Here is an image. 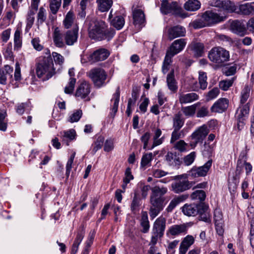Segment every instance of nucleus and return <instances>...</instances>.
<instances>
[{"instance_id":"obj_64","label":"nucleus","mask_w":254,"mask_h":254,"mask_svg":"<svg viewBox=\"0 0 254 254\" xmlns=\"http://www.w3.org/2000/svg\"><path fill=\"white\" fill-rule=\"evenodd\" d=\"M40 39L38 37L34 38L31 40V44L35 50L41 51L43 49V46L40 43Z\"/></svg>"},{"instance_id":"obj_56","label":"nucleus","mask_w":254,"mask_h":254,"mask_svg":"<svg viewBox=\"0 0 254 254\" xmlns=\"http://www.w3.org/2000/svg\"><path fill=\"white\" fill-rule=\"evenodd\" d=\"M138 188L140 189L141 195L142 198H146L148 195V192L150 189L149 185H145L142 183H140L138 185Z\"/></svg>"},{"instance_id":"obj_60","label":"nucleus","mask_w":254,"mask_h":254,"mask_svg":"<svg viewBox=\"0 0 254 254\" xmlns=\"http://www.w3.org/2000/svg\"><path fill=\"white\" fill-rule=\"evenodd\" d=\"M209 112L208 108L206 106H202L198 109L196 113L197 118H203L209 116Z\"/></svg>"},{"instance_id":"obj_54","label":"nucleus","mask_w":254,"mask_h":254,"mask_svg":"<svg viewBox=\"0 0 254 254\" xmlns=\"http://www.w3.org/2000/svg\"><path fill=\"white\" fill-rule=\"evenodd\" d=\"M172 58L171 56L166 54L162 67V70L163 73H166L169 70L170 65L172 62Z\"/></svg>"},{"instance_id":"obj_2","label":"nucleus","mask_w":254,"mask_h":254,"mask_svg":"<svg viewBox=\"0 0 254 254\" xmlns=\"http://www.w3.org/2000/svg\"><path fill=\"white\" fill-rule=\"evenodd\" d=\"M226 18V15H221L212 11L208 10L203 13L200 18L191 22L190 25L194 29H198L221 22Z\"/></svg>"},{"instance_id":"obj_19","label":"nucleus","mask_w":254,"mask_h":254,"mask_svg":"<svg viewBox=\"0 0 254 254\" xmlns=\"http://www.w3.org/2000/svg\"><path fill=\"white\" fill-rule=\"evenodd\" d=\"M165 228L166 219L162 216H161L154 222L152 232L163 235Z\"/></svg>"},{"instance_id":"obj_45","label":"nucleus","mask_w":254,"mask_h":254,"mask_svg":"<svg viewBox=\"0 0 254 254\" xmlns=\"http://www.w3.org/2000/svg\"><path fill=\"white\" fill-rule=\"evenodd\" d=\"M7 113L4 110H0V130L5 131L7 127V121L6 119Z\"/></svg>"},{"instance_id":"obj_47","label":"nucleus","mask_w":254,"mask_h":254,"mask_svg":"<svg viewBox=\"0 0 254 254\" xmlns=\"http://www.w3.org/2000/svg\"><path fill=\"white\" fill-rule=\"evenodd\" d=\"M52 59H53L56 66H59L60 71L61 70L62 66L64 63V58L60 54L54 52L52 53Z\"/></svg>"},{"instance_id":"obj_57","label":"nucleus","mask_w":254,"mask_h":254,"mask_svg":"<svg viewBox=\"0 0 254 254\" xmlns=\"http://www.w3.org/2000/svg\"><path fill=\"white\" fill-rule=\"evenodd\" d=\"M179 130L180 129H174V130L173 131L171 134V138L170 140L171 143H173L176 140L184 136L183 130L179 131Z\"/></svg>"},{"instance_id":"obj_25","label":"nucleus","mask_w":254,"mask_h":254,"mask_svg":"<svg viewBox=\"0 0 254 254\" xmlns=\"http://www.w3.org/2000/svg\"><path fill=\"white\" fill-rule=\"evenodd\" d=\"M61 135L63 142L68 146L69 142L75 139L76 134L74 129H70L61 131Z\"/></svg>"},{"instance_id":"obj_5","label":"nucleus","mask_w":254,"mask_h":254,"mask_svg":"<svg viewBox=\"0 0 254 254\" xmlns=\"http://www.w3.org/2000/svg\"><path fill=\"white\" fill-rule=\"evenodd\" d=\"M209 132V129L205 125L197 127L189 137V145L194 149L198 144H202Z\"/></svg>"},{"instance_id":"obj_14","label":"nucleus","mask_w":254,"mask_h":254,"mask_svg":"<svg viewBox=\"0 0 254 254\" xmlns=\"http://www.w3.org/2000/svg\"><path fill=\"white\" fill-rule=\"evenodd\" d=\"M202 203H186L182 207V211L185 215L188 216H195L199 212V210L200 207L199 206Z\"/></svg>"},{"instance_id":"obj_24","label":"nucleus","mask_w":254,"mask_h":254,"mask_svg":"<svg viewBox=\"0 0 254 254\" xmlns=\"http://www.w3.org/2000/svg\"><path fill=\"white\" fill-rule=\"evenodd\" d=\"M199 96L195 93L191 92L187 94H180L179 97L180 104H188L197 100Z\"/></svg>"},{"instance_id":"obj_50","label":"nucleus","mask_w":254,"mask_h":254,"mask_svg":"<svg viewBox=\"0 0 254 254\" xmlns=\"http://www.w3.org/2000/svg\"><path fill=\"white\" fill-rule=\"evenodd\" d=\"M104 138L103 136H99L94 144H92V152L95 154L98 150L100 149L103 144Z\"/></svg>"},{"instance_id":"obj_34","label":"nucleus","mask_w":254,"mask_h":254,"mask_svg":"<svg viewBox=\"0 0 254 254\" xmlns=\"http://www.w3.org/2000/svg\"><path fill=\"white\" fill-rule=\"evenodd\" d=\"M134 24L135 25H141L145 22V15L143 12L139 9H134L133 12Z\"/></svg>"},{"instance_id":"obj_30","label":"nucleus","mask_w":254,"mask_h":254,"mask_svg":"<svg viewBox=\"0 0 254 254\" xmlns=\"http://www.w3.org/2000/svg\"><path fill=\"white\" fill-rule=\"evenodd\" d=\"M200 209L198 214L199 215L200 220L205 222H211L210 215L208 211V207L204 203L200 204Z\"/></svg>"},{"instance_id":"obj_58","label":"nucleus","mask_w":254,"mask_h":254,"mask_svg":"<svg viewBox=\"0 0 254 254\" xmlns=\"http://www.w3.org/2000/svg\"><path fill=\"white\" fill-rule=\"evenodd\" d=\"M4 57L11 61L13 60V55L12 51V43H9L6 47L3 53Z\"/></svg>"},{"instance_id":"obj_16","label":"nucleus","mask_w":254,"mask_h":254,"mask_svg":"<svg viewBox=\"0 0 254 254\" xmlns=\"http://www.w3.org/2000/svg\"><path fill=\"white\" fill-rule=\"evenodd\" d=\"M228 104L229 101L227 99L220 98L211 107V111L212 112L222 113L227 109Z\"/></svg>"},{"instance_id":"obj_12","label":"nucleus","mask_w":254,"mask_h":254,"mask_svg":"<svg viewBox=\"0 0 254 254\" xmlns=\"http://www.w3.org/2000/svg\"><path fill=\"white\" fill-rule=\"evenodd\" d=\"M151 206L149 209V215L152 219L155 218L163 209V202L156 199H150Z\"/></svg>"},{"instance_id":"obj_51","label":"nucleus","mask_w":254,"mask_h":254,"mask_svg":"<svg viewBox=\"0 0 254 254\" xmlns=\"http://www.w3.org/2000/svg\"><path fill=\"white\" fill-rule=\"evenodd\" d=\"M153 159V154L152 153L144 154L141 160V166L145 167L148 165Z\"/></svg>"},{"instance_id":"obj_22","label":"nucleus","mask_w":254,"mask_h":254,"mask_svg":"<svg viewBox=\"0 0 254 254\" xmlns=\"http://www.w3.org/2000/svg\"><path fill=\"white\" fill-rule=\"evenodd\" d=\"M113 10L110 12L109 18L111 24L118 30L122 29L125 24L124 17L120 15H116L113 18Z\"/></svg>"},{"instance_id":"obj_33","label":"nucleus","mask_w":254,"mask_h":254,"mask_svg":"<svg viewBox=\"0 0 254 254\" xmlns=\"http://www.w3.org/2000/svg\"><path fill=\"white\" fill-rule=\"evenodd\" d=\"M201 3L198 0H188L184 4V8L189 11H195L200 8Z\"/></svg>"},{"instance_id":"obj_27","label":"nucleus","mask_w":254,"mask_h":254,"mask_svg":"<svg viewBox=\"0 0 254 254\" xmlns=\"http://www.w3.org/2000/svg\"><path fill=\"white\" fill-rule=\"evenodd\" d=\"M53 37L54 44L56 47L58 48H64L65 47L63 35L58 28L55 29Z\"/></svg>"},{"instance_id":"obj_49","label":"nucleus","mask_w":254,"mask_h":254,"mask_svg":"<svg viewBox=\"0 0 254 254\" xmlns=\"http://www.w3.org/2000/svg\"><path fill=\"white\" fill-rule=\"evenodd\" d=\"M62 0H50V8L52 13L55 14L61 6Z\"/></svg>"},{"instance_id":"obj_62","label":"nucleus","mask_w":254,"mask_h":254,"mask_svg":"<svg viewBox=\"0 0 254 254\" xmlns=\"http://www.w3.org/2000/svg\"><path fill=\"white\" fill-rule=\"evenodd\" d=\"M11 35V29L8 28L3 30L0 34V37L1 41L3 43H6L10 38Z\"/></svg>"},{"instance_id":"obj_53","label":"nucleus","mask_w":254,"mask_h":254,"mask_svg":"<svg viewBox=\"0 0 254 254\" xmlns=\"http://www.w3.org/2000/svg\"><path fill=\"white\" fill-rule=\"evenodd\" d=\"M75 83L76 79L74 77H70L68 83L64 88V92L66 94L72 93L74 89Z\"/></svg>"},{"instance_id":"obj_52","label":"nucleus","mask_w":254,"mask_h":254,"mask_svg":"<svg viewBox=\"0 0 254 254\" xmlns=\"http://www.w3.org/2000/svg\"><path fill=\"white\" fill-rule=\"evenodd\" d=\"M82 115V112L81 110H76L69 116L68 121L70 123L77 122L81 118Z\"/></svg>"},{"instance_id":"obj_23","label":"nucleus","mask_w":254,"mask_h":254,"mask_svg":"<svg viewBox=\"0 0 254 254\" xmlns=\"http://www.w3.org/2000/svg\"><path fill=\"white\" fill-rule=\"evenodd\" d=\"M232 31L240 36H243L246 33L245 25L241 21L235 20L232 22L230 25Z\"/></svg>"},{"instance_id":"obj_59","label":"nucleus","mask_w":254,"mask_h":254,"mask_svg":"<svg viewBox=\"0 0 254 254\" xmlns=\"http://www.w3.org/2000/svg\"><path fill=\"white\" fill-rule=\"evenodd\" d=\"M204 50V46L203 44L200 43H195L193 46V50L195 54L197 57H200L202 55Z\"/></svg>"},{"instance_id":"obj_29","label":"nucleus","mask_w":254,"mask_h":254,"mask_svg":"<svg viewBox=\"0 0 254 254\" xmlns=\"http://www.w3.org/2000/svg\"><path fill=\"white\" fill-rule=\"evenodd\" d=\"M189 197L188 194H182L174 197L170 202L166 210L168 212H171L177 205L187 199Z\"/></svg>"},{"instance_id":"obj_28","label":"nucleus","mask_w":254,"mask_h":254,"mask_svg":"<svg viewBox=\"0 0 254 254\" xmlns=\"http://www.w3.org/2000/svg\"><path fill=\"white\" fill-rule=\"evenodd\" d=\"M13 68L8 65L4 66L3 69H0V84L5 85L6 84L7 77L8 75L12 77L11 73Z\"/></svg>"},{"instance_id":"obj_39","label":"nucleus","mask_w":254,"mask_h":254,"mask_svg":"<svg viewBox=\"0 0 254 254\" xmlns=\"http://www.w3.org/2000/svg\"><path fill=\"white\" fill-rule=\"evenodd\" d=\"M249 113V107L247 105H245L242 107H240L237 111V118L238 120V126L239 127L240 124H243L244 118L247 116Z\"/></svg>"},{"instance_id":"obj_15","label":"nucleus","mask_w":254,"mask_h":254,"mask_svg":"<svg viewBox=\"0 0 254 254\" xmlns=\"http://www.w3.org/2000/svg\"><path fill=\"white\" fill-rule=\"evenodd\" d=\"M191 185L188 181H177L171 185L172 190L176 193H179L189 190Z\"/></svg>"},{"instance_id":"obj_61","label":"nucleus","mask_w":254,"mask_h":254,"mask_svg":"<svg viewBox=\"0 0 254 254\" xmlns=\"http://www.w3.org/2000/svg\"><path fill=\"white\" fill-rule=\"evenodd\" d=\"M219 94V89L217 87L213 88L207 93L206 99L208 101L212 100L216 98Z\"/></svg>"},{"instance_id":"obj_38","label":"nucleus","mask_w":254,"mask_h":254,"mask_svg":"<svg viewBox=\"0 0 254 254\" xmlns=\"http://www.w3.org/2000/svg\"><path fill=\"white\" fill-rule=\"evenodd\" d=\"M98 8L101 12H105L109 10L113 4L112 0H97Z\"/></svg>"},{"instance_id":"obj_21","label":"nucleus","mask_w":254,"mask_h":254,"mask_svg":"<svg viewBox=\"0 0 254 254\" xmlns=\"http://www.w3.org/2000/svg\"><path fill=\"white\" fill-rule=\"evenodd\" d=\"M186 29L181 26H177L171 28L168 30V38L172 40L177 37L185 35Z\"/></svg>"},{"instance_id":"obj_48","label":"nucleus","mask_w":254,"mask_h":254,"mask_svg":"<svg viewBox=\"0 0 254 254\" xmlns=\"http://www.w3.org/2000/svg\"><path fill=\"white\" fill-rule=\"evenodd\" d=\"M234 80L235 78L233 77L231 79L220 81L219 83L220 88L224 91H227L231 86H232Z\"/></svg>"},{"instance_id":"obj_17","label":"nucleus","mask_w":254,"mask_h":254,"mask_svg":"<svg viewBox=\"0 0 254 254\" xmlns=\"http://www.w3.org/2000/svg\"><path fill=\"white\" fill-rule=\"evenodd\" d=\"M151 191L152 193L150 199H156L158 201L163 202L164 199L162 198V196L167 193L168 189L166 187H160L156 186L151 189Z\"/></svg>"},{"instance_id":"obj_40","label":"nucleus","mask_w":254,"mask_h":254,"mask_svg":"<svg viewBox=\"0 0 254 254\" xmlns=\"http://www.w3.org/2000/svg\"><path fill=\"white\" fill-rule=\"evenodd\" d=\"M140 201L141 199L138 196V192L136 191H135L134 192V196L130 204V209L133 213H136L139 211Z\"/></svg>"},{"instance_id":"obj_35","label":"nucleus","mask_w":254,"mask_h":254,"mask_svg":"<svg viewBox=\"0 0 254 254\" xmlns=\"http://www.w3.org/2000/svg\"><path fill=\"white\" fill-rule=\"evenodd\" d=\"M14 50L18 51L22 45V32L20 29L17 28L14 34Z\"/></svg>"},{"instance_id":"obj_1","label":"nucleus","mask_w":254,"mask_h":254,"mask_svg":"<svg viewBox=\"0 0 254 254\" xmlns=\"http://www.w3.org/2000/svg\"><path fill=\"white\" fill-rule=\"evenodd\" d=\"M89 36L93 39L100 41L104 39L109 40L115 35L113 29H107L105 22L102 20H93L89 24Z\"/></svg>"},{"instance_id":"obj_11","label":"nucleus","mask_w":254,"mask_h":254,"mask_svg":"<svg viewBox=\"0 0 254 254\" xmlns=\"http://www.w3.org/2000/svg\"><path fill=\"white\" fill-rule=\"evenodd\" d=\"M199 84L196 81L192 80L190 84V87L192 91H198L200 89L205 90L207 86V76L205 72L203 71L199 72L198 76Z\"/></svg>"},{"instance_id":"obj_31","label":"nucleus","mask_w":254,"mask_h":254,"mask_svg":"<svg viewBox=\"0 0 254 254\" xmlns=\"http://www.w3.org/2000/svg\"><path fill=\"white\" fill-rule=\"evenodd\" d=\"M166 82L169 89L173 93L176 92L178 89V85L177 82L175 79L173 70L168 74Z\"/></svg>"},{"instance_id":"obj_7","label":"nucleus","mask_w":254,"mask_h":254,"mask_svg":"<svg viewBox=\"0 0 254 254\" xmlns=\"http://www.w3.org/2000/svg\"><path fill=\"white\" fill-rule=\"evenodd\" d=\"M88 75L95 85L98 87H101L105 84L107 76L105 71L100 68L91 69L88 72Z\"/></svg>"},{"instance_id":"obj_44","label":"nucleus","mask_w":254,"mask_h":254,"mask_svg":"<svg viewBox=\"0 0 254 254\" xmlns=\"http://www.w3.org/2000/svg\"><path fill=\"white\" fill-rule=\"evenodd\" d=\"M162 134V131L160 129L157 128L154 131L153 135V143L151 149H153L155 146L161 144L164 141V137H162L160 138L159 137Z\"/></svg>"},{"instance_id":"obj_41","label":"nucleus","mask_w":254,"mask_h":254,"mask_svg":"<svg viewBox=\"0 0 254 254\" xmlns=\"http://www.w3.org/2000/svg\"><path fill=\"white\" fill-rule=\"evenodd\" d=\"M174 129H180L184 125L185 120L180 113L176 114L173 118Z\"/></svg>"},{"instance_id":"obj_36","label":"nucleus","mask_w":254,"mask_h":254,"mask_svg":"<svg viewBox=\"0 0 254 254\" xmlns=\"http://www.w3.org/2000/svg\"><path fill=\"white\" fill-rule=\"evenodd\" d=\"M120 89L118 87L116 92L113 95V99L111 100V102L113 103V105L111 107V115L114 116L118 111L119 102L120 100Z\"/></svg>"},{"instance_id":"obj_42","label":"nucleus","mask_w":254,"mask_h":254,"mask_svg":"<svg viewBox=\"0 0 254 254\" xmlns=\"http://www.w3.org/2000/svg\"><path fill=\"white\" fill-rule=\"evenodd\" d=\"M236 11H234L233 12L241 13V14L245 15L252 14L251 3H246L241 4L239 5L238 8L236 6Z\"/></svg>"},{"instance_id":"obj_6","label":"nucleus","mask_w":254,"mask_h":254,"mask_svg":"<svg viewBox=\"0 0 254 254\" xmlns=\"http://www.w3.org/2000/svg\"><path fill=\"white\" fill-rule=\"evenodd\" d=\"M161 11L164 14H172L180 15L181 17L185 18L188 16L187 13L182 14L181 8L178 5L177 2H169L167 0H163L162 1L160 7Z\"/></svg>"},{"instance_id":"obj_26","label":"nucleus","mask_w":254,"mask_h":254,"mask_svg":"<svg viewBox=\"0 0 254 254\" xmlns=\"http://www.w3.org/2000/svg\"><path fill=\"white\" fill-rule=\"evenodd\" d=\"M109 55V52L105 49H100L95 51L91 55V60L94 62L104 61Z\"/></svg>"},{"instance_id":"obj_37","label":"nucleus","mask_w":254,"mask_h":254,"mask_svg":"<svg viewBox=\"0 0 254 254\" xmlns=\"http://www.w3.org/2000/svg\"><path fill=\"white\" fill-rule=\"evenodd\" d=\"M199 105L200 103L198 102L190 106L183 107L181 110L186 117H193L195 114L197 107Z\"/></svg>"},{"instance_id":"obj_43","label":"nucleus","mask_w":254,"mask_h":254,"mask_svg":"<svg viewBox=\"0 0 254 254\" xmlns=\"http://www.w3.org/2000/svg\"><path fill=\"white\" fill-rule=\"evenodd\" d=\"M190 197L191 200H196L201 202L205 200L206 194L204 190H196L190 194Z\"/></svg>"},{"instance_id":"obj_63","label":"nucleus","mask_w":254,"mask_h":254,"mask_svg":"<svg viewBox=\"0 0 254 254\" xmlns=\"http://www.w3.org/2000/svg\"><path fill=\"white\" fill-rule=\"evenodd\" d=\"M188 144L184 140H180L175 145V147L181 152H185L187 150Z\"/></svg>"},{"instance_id":"obj_18","label":"nucleus","mask_w":254,"mask_h":254,"mask_svg":"<svg viewBox=\"0 0 254 254\" xmlns=\"http://www.w3.org/2000/svg\"><path fill=\"white\" fill-rule=\"evenodd\" d=\"M78 27L75 26L72 30H68L64 36L65 43L68 45H73L77 40Z\"/></svg>"},{"instance_id":"obj_20","label":"nucleus","mask_w":254,"mask_h":254,"mask_svg":"<svg viewBox=\"0 0 254 254\" xmlns=\"http://www.w3.org/2000/svg\"><path fill=\"white\" fill-rule=\"evenodd\" d=\"M194 238L191 235H187L182 241L179 248L181 254H186L189 248L194 243Z\"/></svg>"},{"instance_id":"obj_13","label":"nucleus","mask_w":254,"mask_h":254,"mask_svg":"<svg viewBox=\"0 0 254 254\" xmlns=\"http://www.w3.org/2000/svg\"><path fill=\"white\" fill-rule=\"evenodd\" d=\"M212 5L221 7L228 12H232L236 10L234 3L228 0H213Z\"/></svg>"},{"instance_id":"obj_32","label":"nucleus","mask_w":254,"mask_h":254,"mask_svg":"<svg viewBox=\"0 0 254 254\" xmlns=\"http://www.w3.org/2000/svg\"><path fill=\"white\" fill-rule=\"evenodd\" d=\"M188 230V226L186 224L181 225H174L170 227L169 233L172 236H176L183 233H186Z\"/></svg>"},{"instance_id":"obj_8","label":"nucleus","mask_w":254,"mask_h":254,"mask_svg":"<svg viewBox=\"0 0 254 254\" xmlns=\"http://www.w3.org/2000/svg\"><path fill=\"white\" fill-rule=\"evenodd\" d=\"M212 160H208L204 165L196 167H193L188 172V175L192 178L205 176L212 165Z\"/></svg>"},{"instance_id":"obj_46","label":"nucleus","mask_w":254,"mask_h":254,"mask_svg":"<svg viewBox=\"0 0 254 254\" xmlns=\"http://www.w3.org/2000/svg\"><path fill=\"white\" fill-rule=\"evenodd\" d=\"M74 19L75 16L73 13L71 11H68L63 22L65 28L66 29L69 28L73 23Z\"/></svg>"},{"instance_id":"obj_3","label":"nucleus","mask_w":254,"mask_h":254,"mask_svg":"<svg viewBox=\"0 0 254 254\" xmlns=\"http://www.w3.org/2000/svg\"><path fill=\"white\" fill-rule=\"evenodd\" d=\"M60 68L54 66L53 61L38 60L36 64V73L38 78L43 80H47L51 78Z\"/></svg>"},{"instance_id":"obj_55","label":"nucleus","mask_w":254,"mask_h":254,"mask_svg":"<svg viewBox=\"0 0 254 254\" xmlns=\"http://www.w3.org/2000/svg\"><path fill=\"white\" fill-rule=\"evenodd\" d=\"M46 19V11L43 7L39 8L37 14V23L38 24H42Z\"/></svg>"},{"instance_id":"obj_4","label":"nucleus","mask_w":254,"mask_h":254,"mask_svg":"<svg viewBox=\"0 0 254 254\" xmlns=\"http://www.w3.org/2000/svg\"><path fill=\"white\" fill-rule=\"evenodd\" d=\"M229 57V52L221 47L213 48L208 53L210 61L219 66L228 61Z\"/></svg>"},{"instance_id":"obj_10","label":"nucleus","mask_w":254,"mask_h":254,"mask_svg":"<svg viewBox=\"0 0 254 254\" xmlns=\"http://www.w3.org/2000/svg\"><path fill=\"white\" fill-rule=\"evenodd\" d=\"M91 91V86L90 84L85 81H82L78 86L75 92V96L85 101H89L90 98L88 96Z\"/></svg>"},{"instance_id":"obj_9","label":"nucleus","mask_w":254,"mask_h":254,"mask_svg":"<svg viewBox=\"0 0 254 254\" xmlns=\"http://www.w3.org/2000/svg\"><path fill=\"white\" fill-rule=\"evenodd\" d=\"M187 42L185 39L175 40L167 50L166 54L171 57L181 52L185 47Z\"/></svg>"}]
</instances>
